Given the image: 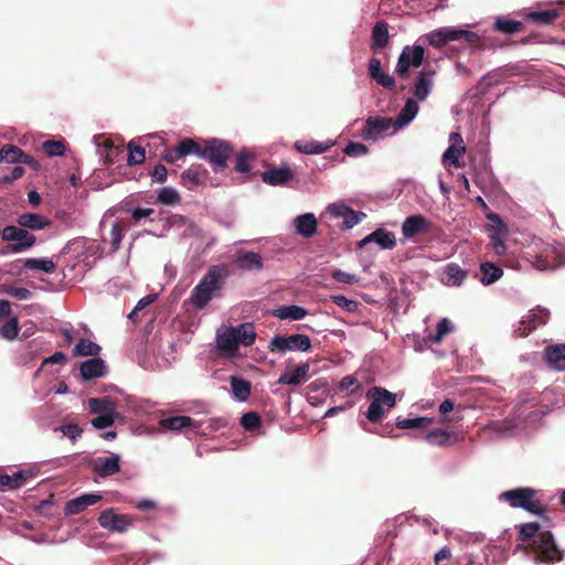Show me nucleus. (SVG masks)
I'll use <instances>...</instances> for the list:
<instances>
[{
  "instance_id": "obj_1",
  "label": "nucleus",
  "mask_w": 565,
  "mask_h": 565,
  "mask_svg": "<svg viewBox=\"0 0 565 565\" xmlns=\"http://www.w3.org/2000/svg\"><path fill=\"white\" fill-rule=\"evenodd\" d=\"M227 276L228 270L225 266H211L191 291L188 301L198 310L204 309L217 292L221 291Z\"/></svg>"
},
{
  "instance_id": "obj_2",
  "label": "nucleus",
  "mask_w": 565,
  "mask_h": 565,
  "mask_svg": "<svg viewBox=\"0 0 565 565\" xmlns=\"http://www.w3.org/2000/svg\"><path fill=\"white\" fill-rule=\"evenodd\" d=\"M429 44L435 49H441L451 41L463 40L472 50H487L491 47L487 43L486 38L480 36L478 33L469 30H462L457 28H439L427 35Z\"/></svg>"
},
{
  "instance_id": "obj_3",
  "label": "nucleus",
  "mask_w": 565,
  "mask_h": 565,
  "mask_svg": "<svg viewBox=\"0 0 565 565\" xmlns=\"http://www.w3.org/2000/svg\"><path fill=\"white\" fill-rule=\"evenodd\" d=\"M233 153L230 142L216 138L199 141V150L195 156L209 161L214 172L223 171L227 167V160Z\"/></svg>"
},
{
  "instance_id": "obj_4",
  "label": "nucleus",
  "mask_w": 565,
  "mask_h": 565,
  "mask_svg": "<svg viewBox=\"0 0 565 565\" xmlns=\"http://www.w3.org/2000/svg\"><path fill=\"white\" fill-rule=\"evenodd\" d=\"M535 495L536 490L532 488H516L502 492L500 500L508 502L511 508L523 509L532 514L543 515L546 512V507Z\"/></svg>"
},
{
  "instance_id": "obj_5",
  "label": "nucleus",
  "mask_w": 565,
  "mask_h": 565,
  "mask_svg": "<svg viewBox=\"0 0 565 565\" xmlns=\"http://www.w3.org/2000/svg\"><path fill=\"white\" fill-rule=\"evenodd\" d=\"M366 396L371 401L366 418L374 424L380 423L385 413L396 405V395L380 386L369 390Z\"/></svg>"
},
{
  "instance_id": "obj_6",
  "label": "nucleus",
  "mask_w": 565,
  "mask_h": 565,
  "mask_svg": "<svg viewBox=\"0 0 565 565\" xmlns=\"http://www.w3.org/2000/svg\"><path fill=\"white\" fill-rule=\"evenodd\" d=\"M1 238L10 244L3 249V254H19L36 244V237L21 225H7L1 231Z\"/></svg>"
},
{
  "instance_id": "obj_7",
  "label": "nucleus",
  "mask_w": 565,
  "mask_h": 565,
  "mask_svg": "<svg viewBox=\"0 0 565 565\" xmlns=\"http://www.w3.org/2000/svg\"><path fill=\"white\" fill-rule=\"evenodd\" d=\"M425 57V49L422 45H406L403 47L395 67V73L402 79L409 77V70L422 66Z\"/></svg>"
},
{
  "instance_id": "obj_8",
  "label": "nucleus",
  "mask_w": 565,
  "mask_h": 565,
  "mask_svg": "<svg viewBox=\"0 0 565 565\" xmlns=\"http://www.w3.org/2000/svg\"><path fill=\"white\" fill-rule=\"evenodd\" d=\"M311 340L306 334H291L288 337L285 335H275L270 339L268 349L271 352H279L281 354L287 351H300V352H309L311 349Z\"/></svg>"
},
{
  "instance_id": "obj_9",
  "label": "nucleus",
  "mask_w": 565,
  "mask_h": 565,
  "mask_svg": "<svg viewBox=\"0 0 565 565\" xmlns=\"http://www.w3.org/2000/svg\"><path fill=\"white\" fill-rule=\"evenodd\" d=\"M393 127H396V124L390 117L370 116L365 120L361 136L364 140H377Z\"/></svg>"
},
{
  "instance_id": "obj_10",
  "label": "nucleus",
  "mask_w": 565,
  "mask_h": 565,
  "mask_svg": "<svg viewBox=\"0 0 565 565\" xmlns=\"http://www.w3.org/2000/svg\"><path fill=\"white\" fill-rule=\"evenodd\" d=\"M534 547L543 562H558L563 558V554L550 531L539 533V539L534 540Z\"/></svg>"
},
{
  "instance_id": "obj_11",
  "label": "nucleus",
  "mask_w": 565,
  "mask_h": 565,
  "mask_svg": "<svg viewBox=\"0 0 565 565\" xmlns=\"http://www.w3.org/2000/svg\"><path fill=\"white\" fill-rule=\"evenodd\" d=\"M199 150V141L191 138H183L174 147H167L160 154V159L173 164L186 156L194 154Z\"/></svg>"
},
{
  "instance_id": "obj_12",
  "label": "nucleus",
  "mask_w": 565,
  "mask_h": 565,
  "mask_svg": "<svg viewBox=\"0 0 565 565\" xmlns=\"http://www.w3.org/2000/svg\"><path fill=\"white\" fill-rule=\"evenodd\" d=\"M87 466L100 478L114 476L120 471V456L95 457L87 460Z\"/></svg>"
},
{
  "instance_id": "obj_13",
  "label": "nucleus",
  "mask_w": 565,
  "mask_h": 565,
  "mask_svg": "<svg viewBox=\"0 0 565 565\" xmlns=\"http://www.w3.org/2000/svg\"><path fill=\"white\" fill-rule=\"evenodd\" d=\"M435 77L436 71L430 67H424L417 74L413 87V95L417 100L424 102L427 99L434 87Z\"/></svg>"
},
{
  "instance_id": "obj_14",
  "label": "nucleus",
  "mask_w": 565,
  "mask_h": 565,
  "mask_svg": "<svg viewBox=\"0 0 565 565\" xmlns=\"http://www.w3.org/2000/svg\"><path fill=\"white\" fill-rule=\"evenodd\" d=\"M132 519L126 514H117L111 509L103 511L98 516V523L102 527L124 533L131 525Z\"/></svg>"
},
{
  "instance_id": "obj_15",
  "label": "nucleus",
  "mask_w": 565,
  "mask_h": 565,
  "mask_svg": "<svg viewBox=\"0 0 565 565\" xmlns=\"http://www.w3.org/2000/svg\"><path fill=\"white\" fill-rule=\"evenodd\" d=\"M488 220L493 223V225L490 226L491 234V246L495 255H503L507 250L505 244H504V236L508 232L507 225L502 222L501 217L497 213H490L487 215Z\"/></svg>"
},
{
  "instance_id": "obj_16",
  "label": "nucleus",
  "mask_w": 565,
  "mask_h": 565,
  "mask_svg": "<svg viewBox=\"0 0 565 565\" xmlns=\"http://www.w3.org/2000/svg\"><path fill=\"white\" fill-rule=\"evenodd\" d=\"M431 231V222L422 214L407 216L402 224V234L405 238H413Z\"/></svg>"
},
{
  "instance_id": "obj_17",
  "label": "nucleus",
  "mask_w": 565,
  "mask_h": 565,
  "mask_svg": "<svg viewBox=\"0 0 565 565\" xmlns=\"http://www.w3.org/2000/svg\"><path fill=\"white\" fill-rule=\"evenodd\" d=\"M310 364L308 362L291 365L287 364L286 370L281 372L278 384L298 386L306 382L309 376Z\"/></svg>"
},
{
  "instance_id": "obj_18",
  "label": "nucleus",
  "mask_w": 565,
  "mask_h": 565,
  "mask_svg": "<svg viewBox=\"0 0 565 565\" xmlns=\"http://www.w3.org/2000/svg\"><path fill=\"white\" fill-rule=\"evenodd\" d=\"M449 141L450 146L443 154V162L445 166L461 168L462 164L459 161V157L466 152L463 139L459 132H451L449 136Z\"/></svg>"
},
{
  "instance_id": "obj_19",
  "label": "nucleus",
  "mask_w": 565,
  "mask_h": 565,
  "mask_svg": "<svg viewBox=\"0 0 565 565\" xmlns=\"http://www.w3.org/2000/svg\"><path fill=\"white\" fill-rule=\"evenodd\" d=\"M233 263L242 270H262L264 267L263 257L260 254L239 249L235 253Z\"/></svg>"
},
{
  "instance_id": "obj_20",
  "label": "nucleus",
  "mask_w": 565,
  "mask_h": 565,
  "mask_svg": "<svg viewBox=\"0 0 565 565\" xmlns=\"http://www.w3.org/2000/svg\"><path fill=\"white\" fill-rule=\"evenodd\" d=\"M425 440L433 446L449 447L463 440V436L454 430L449 431L437 428L428 431L425 435Z\"/></svg>"
},
{
  "instance_id": "obj_21",
  "label": "nucleus",
  "mask_w": 565,
  "mask_h": 565,
  "mask_svg": "<svg viewBox=\"0 0 565 565\" xmlns=\"http://www.w3.org/2000/svg\"><path fill=\"white\" fill-rule=\"evenodd\" d=\"M294 177V171L287 166L270 167L262 174V180L273 186H282L287 185Z\"/></svg>"
},
{
  "instance_id": "obj_22",
  "label": "nucleus",
  "mask_w": 565,
  "mask_h": 565,
  "mask_svg": "<svg viewBox=\"0 0 565 565\" xmlns=\"http://www.w3.org/2000/svg\"><path fill=\"white\" fill-rule=\"evenodd\" d=\"M370 243L377 244L382 249H393L396 246V236L385 228H377L362 238L359 242V247L362 248Z\"/></svg>"
},
{
  "instance_id": "obj_23",
  "label": "nucleus",
  "mask_w": 565,
  "mask_h": 565,
  "mask_svg": "<svg viewBox=\"0 0 565 565\" xmlns=\"http://www.w3.org/2000/svg\"><path fill=\"white\" fill-rule=\"evenodd\" d=\"M102 495L98 493H85L77 498H74L66 502L64 508V513L66 515H75L79 514L88 507L94 505L95 503L102 500Z\"/></svg>"
},
{
  "instance_id": "obj_24",
  "label": "nucleus",
  "mask_w": 565,
  "mask_h": 565,
  "mask_svg": "<svg viewBox=\"0 0 565 565\" xmlns=\"http://www.w3.org/2000/svg\"><path fill=\"white\" fill-rule=\"evenodd\" d=\"M17 224L21 225L29 232H36L50 227L52 222L49 217L39 213H22L17 217Z\"/></svg>"
},
{
  "instance_id": "obj_25",
  "label": "nucleus",
  "mask_w": 565,
  "mask_h": 565,
  "mask_svg": "<svg viewBox=\"0 0 565 565\" xmlns=\"http://www.w3.org/2000/svg\"><path fill=\"white\" fill-rule=\"evenodd\" d=\"M369 75L385 89L393 90L396 87L395 78L392 75L382 72L381 61L376 57H372L369 62Z\"/></svg>"
},
{
  "instance_id": "obj_26",
  "label": "nucleus",
  "mask_w": 565,
  "mask_h": 565,
  "mask_svg": "<svg viewBox=\"0 0 565 565\" xmlns=\"http://www.w3.org/2000/svg\"><path fill=\"white\" fill-rule=\"evenodd\" d=\"M550 317V312L546 309L537 308L533 310L526 321H521L520 324L524 326V328L519 327L518 332L521 337H526L530 332L536 329L537 326H543L547 323Z\"/></svg>"
},
{
  "instance_id": "obj_27",
  "label": "nucleus",
  "mask_w": 565,
  "mask_h": 565,
  "mask_svg": "<svg viewBox=\"0 0 565 565\" xmlns=\"http://www.w3.org/2000/svg\"><path fill=\"white\" fill-rule=\"evenodd\" d=\"M544 360L556 371L565 370V344H552L544 349Z\"/></svg>"
},
{
  "instance_id": "obj_28",
  "label": "nucleus",
  "mask_w": 565,
  "mask_h": 565,
  "mask_svg": "<svg viewBox=\"0 0 565 565\" xmlns=\"http://www.w3.org/2000/svg\"><path fill=\"white\" fill-rule=\"evenodd\" d=\"M81 375L85 381L102 377L106 374V365L103 359L95 356L84 361L79 366Z\"/></svg>"
},
{
  "instance_id": "obj_29",
  "label": "nucleus",
  "mask_w": 565,
  "mask_h": 565,
  "mask_svg": "<svg viewBox=\"0 0 565 565\" xmlns=\"http://www.w3.org/2000/svg\"><path fill=\"white\" fill-rule=\"evenodd\" d=\"M207 171L201 166H191L181 173V184L189 190H193L195 186L204 183Z\"/></svg>"
},
{
  "instance_id": "obj_30",
  "label": "nucleus",
  "mask_w": 565,
  "mask_h": 565,
  "mask_svg": "<svg viewBox=\"0 0 565 565\" xmlns=\"http://www.w3.org/2000/svg\"><path fill=\"white\" fill-rule=\"evenodd\" d=\"M390 41L388 25L385 21H379L372 28L371 33V50L377 53L381 49L387 46Z\"/></svg>"
},
{
  "instance_id": "obj_31",
  "label": "nucleus",
  "mask_w": 565,
  "mask_h": 565,
  "mask_svg": "<svg viewBox=\"0 0 565 565\" xmlns=\"http://www.w3.org/2000/svg\"><path fill=\"white\" fill-rule=\"evenodd\" d=\"M561 17V11L556 8L541 10V11H531L524 13V18L527 21H531L537 25H551Z\"/></svg>"
},
{
  "instance_id": "obj_32",
  "label": "nucleus",
  "mask_w": 565,
  "mask_h": 565,
  "mask_svg": "<svg viewBox=\"0 0 565 565\" xmlns=\"http://www.w3.org/2000/svg\"><path fill=\"white\" fill-rule=\"evenodd\" d=\"M237 332L235 328H228L223 333L217 334V347L227 355H234L238 349Z\"/></svg>"
},
{
  "instance_id": "obj_33",
  "label": "nucleus",
  "mask_w": 565,
  "mask_h": 565,
  "mask_svg": "<svg viewBox=\"0 0 565 565\" xmlns=\"http://www.w3.org/2000/svg\"><path fill=\"white\" fill-rule=\"evenodd\" d=\"M295 226L298 234L306 238H309L316 234L318 222L312 213H306L296 217Z\"/></svg>"
},
{
  "instance_id": "obj_34",
  "label": "nucleus",
  "mask_w": 565,
  "mask_h": 565,
  "mask_svg": "<svg viewBox=\"0 0 565 565\" xmlns=\"http://www.w3.org/2000/svg\"><path fill=\"white\" fill-rule=\"evenodd\" d=\"M525 29L524 23L507 19L505 17H497L493 23V30L495 32L512 35L522 32Z\"/></svg>"
},
{
  "instance_id": "obj_35",
  "label": "nucleus",
  "mask_w": 565,
  "mask_h": 565,
  "mask_svg": "<svg viewBox=\"0 0 565 565\" xmlns=\"http://www.w3.org/2000/svg\"><path fill=\"white\" fill-rule=\"evenodd\" d=\"M333 146V142H321L317 140H298L295 148L300 153L319 154L328 151Z\"/></svg>"
},
{
  "instance_id": "obj_36",
  "label": "nucleus",
  "mask_w": 565,
  "mask_h": 565,
  "mask_svg": "<svg viewBox=\"0 0 565 565\" xmlns=\"http://www.w3.org/2000/svg\"><path fill=\"white\" fill-rule=\"evenodd\" d=\"M128 226L122 220H117L110 230L109 239L104 238V242H108L110 244V253H116L121 245V241L127 232Z\"/></svg>"
},
{
  "instance_id": "obj_37",
  "label": "nucleus",
  "mask_w": 565,
  "mask_h": 565,
  "mask_svg": "<svg viewBox=\"0 0 565 565\" xmlns=\"http://www.w3.org/2000/svg\"><path fill=\"white\" fill-rule=\"evenodd\" d=\"M30 477H32V473L25 470L17 471L12 476L0 475V487L2 489H19Z\"/></svg>"
},
{
  "instance_id": "obj_38",
  "label": "nucleus",
  "mask_w": 565,
  "mask_h": 565,
  "mask_svg": "<svg viewBox=\"0 0 565 565\" xmlns=\"http://www.w3.org/2000/svg\"><path fill=\"white\" fill-rule=\"evenodd\" d=\"M160 425L170 430H181L185 427H192L198 429L200 425H198L191 417L189 416H171L168 418H163L160 422Z\"/></svg>"
},
{
  "instance_id": "obj_39",
  "label": "nucleus",
  "mask_w": 565,
  "mask_h": 565,
  "mask_svg": "<svg viewBox=\"0 0 565 565\" xmlns=\"http://www.w3.org/2000/svg\"><path fill=\"white\" fill-rule=\"evenodd\" d=\"M418 109L417 100L408 98L395 120L396 128H401L412 121L417 115Z\"/></svg>"
},
{
  "instance_id": "obj_40",
  "label": "nucleus",
  "mask_w": 565,
  "mask_h": 565,
  "mask_svg": "<svg viewBox=\"0 0 565 565\" xmlns=\"http://www.w3.org/2000/svg\"><path fill=\"white\" fill-rule=\"evenodd\" d=\"M307 310L303 307L291 305L282 306L275 311V317L281 320H301L307 316Z\"/></svg>"
},
{
  "instance_id": "obj_41",
  "label": "nucleus",
  "mask_w": 565,
  "mask_h": 565,
  "mask_svg": "<svg viewBox=\"0 0 565 565\" xmlns=\"http://www.w3.org/2000/svg\"><path fill=\"white\" fill-rule=\"evenodd\" d=\"M445 274V284L447 286H460L468 276V273L455 263L447 265Z\"/></svg>"
},
{
  "instance_id": "obj_42",
  "label": "nucleus",
  "mask_w": 565,
  "mask_h": 565,
  "mask_svg": "<svg viewBox=\"0 0 565 565\" xmlns=\"http://www.w3.org/2000/svg\"><path fill=\"white\" fill-rule=\"evenodd\" d=\"M102 348L88 340V339H79L76 345L73 349V356H97L100 352Z\"/></svg>"
},
{
  "instance_id": "obj_43",
  "label": "nucleus",
  "mask_w": 565,
  "mask_h": 565,
  "mask_svg": "<svg viewBox=\"0 0 565 565\" xmlns=\"http://www.w3.org/2000/svg\"><path fill=\"white\" fill-rule=\"evenodd\" d=\"M231 388L233 392V395L242 402H245L248 399L250 395V388L252 385L248 381L241 379L238 376H232L231 377Z\"/></svg>"
},
{
  "instance_id": "obj_44",
  "label": "nucleus",
  "mask_w": 565,
  "mask_h": 565,
  "mask_svg": "<svg viewBox=\"0 0 565 565\" xmlns=\"http://www.w3.org/2000/svg\"><path fill=\"white\" fill-rule=\"evenodd\" d=\"M481 271V282L483 285H490L497 281L503 274V270L501 267L494 265L493 263H482L480 266Z\"/></svg>"
},
{
  "instance_id": "obj_45",
  "label": "nucleus",
  "mask_w": 565,
  "mask_h": 565,
  "mask_svg": "<svg viewBox=\"0 0 565 565\" xmlns=\"http://www.w3.org/2000/svg\"><path fill=\"white\" fill-rule=\"evenodd\" d=\"M23 267L29 270H42L46 274H53L56 270V264L49 258H28L23 263Z\"/></svg>"
},
{
  "instance_id": "obj_46",
  "label": "nucleus",
  "mask_w": 565,
  "mask_h": 565,
  "mask_svg": "<svg viewBox=\"0 0 565 565\" xmlns=\"http://www.w3.org/2000/svg\"><path fill=\"white\" fill-rule=\"evenodd\" d=\"M89 407L92 413L102 414H116V405L109 397L90 398Z\"/></svg>"
},
{
  "instance_id": "obj_47",
  "label": "nucleus",
  "mask_w": 565,
  "mask_h": 565,
  "mask_svg": "<svg viewBox=\"0 0 565 565\" xmlns=\"http://www.w3.org/2000/svg\"><path fill=\"white\" fill-rule=\"evenodd\" d=\"M433 423V419L429 417H416V418H397L396 427L399 429H420L426 428Z\"/></svg>"
},
{
  "instance_id": "obj_48",
  "label": "nucleus",
  "mask_w": 565,
  "mask_h": 565,
  "mask_svg": "<svg viewBox=\"0 0 565 565\" xmlns=\"http://www.w3.org/2000/svg\"><path fill=\"white\" fill-rule=\"evenodd\" d=\"M238 344L242 343L246 347L252 345L255 342L256 333L254 327L249 323H243L235 328Z\"/></svg>"
},
{
  "instance_id": "obj_49",
  "label": "nucleus",
  "mask_w": 565,
  "mask_h": 565,
  "mask_svg": "<svg viewBox=\"0 0 565 565\" xmlns=\"http://www.w3.org/2000/svg\"><path fill=\"white\" fill-rule=\"evenodd\" d=\"M23 151L13 145H4L0 150V160L9 163L21 162Z\"/></svg>"
},
{
  "instance_id": "obj_50",
  "label": "nucleus",
  "mask_w": 565,
  "mask_h": 565,
  "mask_svg": "<svg viewBox=\"0 0 565 565\" xmlns=\"http://www.w3.org/2000/svg\"><path fill=\"white\" fill-rule=\"evenodd\" d=\"M157 200L164 205H177L180 203L181 198L177 190L171 186H166L158 191Z\"/></svg>"
},
{
  "instance_id": "obj_51",
  "label": "nucleus",
  "mask_w": 565,
  "mask_h": 565,
  "mask_svg": "<svg viewBox=\"0 0 565 565\" xmlns=\"http://www.w3.org/2000/svg\"><path fill=\"white\" fill-rule=\"evenodd\" d=\"M540 525L535 522H529L521 526L519 540L522 542H531L539 539Z\"/></svg>"
},
{
  "instance_id": "obj_52",
  "label": "nucleus",
  "mask_w": 565,
  "mask_h": 565,
  "mask_svg": "<svg viewBox=\"0 0 565 565\" xmlns=\"http://www.w3.org/2000/svg\"><path fill=\"white\" fill-rule=\"evenodd\" d=\"M1 292L14 297L19 300H26L32 297V292L28 288L17 287L7 284L1 286Z\"/></svg>"
},
{
  "instance_id": "obj_53",
  "label": "nucleus",
  "mask_w": 565,
  "mask_h": 565,
  "mask_svg": "<svg viewBox=\"0 0 565 565\" xmlns=\"http://www.w3.org/2000/svg\"><path fill=\"white\" fill-rule=\"evenodd\" d=\"M128 158L127 162L129 166L142 163L146 159L145 149L140 146H136L132 141L128 143Z\"/></svg>"
},
{
  "instance_id": "obj_54",
  "label": "nucleus",
  "mask_w": 565,
  "mask_h": 565,
  "mask_svg": "<svg viewBox=\"0 0 565 565\" xmlns=\"http://www.w3.org/2000/svg\"><path fill=\"white\" fill-rule=\"evenodd\" d=\"M241 425L247 431H253L260 427V416L255 412H248L241 417Z\"/></svg>"
},
{
  "instance_id": "obj_55",
  "label": "nucleus",
  "mask_w": 565,
  "mask_h": 565,
  "mask_svg": "<svg viewBox=\"0 0 565 565\" xmlns=\"http://www.w3.org/2000/svg\"><path fill=\"white\" fill-rule=\"evenodd\" d=\"M19 321L17 317L11 318L7 323H4L0 330V334L6 340H13L17 338L19 333Z\"/></svg>"
},
{
  "instance_id": "obj_56",
  "label": "nucleus",
  "mask_w": 565,
  "mask_h": 565,
  "mask_svg": "<svg viewBox=\"0 0 565 565\" xmlns=\"http://www.w3.org/2000/svg\"><path fill=\"white\" fill-rule=\"evenodd\" d=\"M332 302L348 312H356L359 302L347 298L343 295H335L331 297Z\"/></svg>"
},
{
  "instance_id": "obj_57",
  "label": "nucleus",
  "mask_w": 565,
  "mask_h": 565,
  "mask_svg": "<svg viewBox=\"0 0 565 565\" xmlns=\"http://www.w3.org/2000/svg\"><path fill=\"white\" fill-rule=\"evenodd\" d=\"M254 156L246 150H242L236 158L235 170L239 173H247L250 171L249 160Z\"/></svg>"
},
{
  "instance_id": "obj_58",
  "label": "nucleus",
  "mask_w": 565,
  "mask_h": 565,
  "mask_svg": "<svg viewBox=\"0 0 565 565\" xmlns=\"http://www.w3.org/2000/svg\"><path fill=\"white\" fill-rule=\"evenodd\" d=\"M44 151L50 156H63L65 146L62 141L47 140L43 143Z\"/></svg>"
},
{
  "instance_id": "obj_59",
  "label": "nucleus",
  "mask_w": 565,
  "mask_h": 565,
  "mask_svg": "<svg viewBox=\"0 0 565 565\" xmlns=\"http://www.w3.org/2000/svg\"><path fill=\"white\" fill-rule=\"evenodd\" d=\"M452 331L451 322L447 318H443L437 324L436 334L433 337L435 343H439L443 338Z\"/></svg>"
},
{
  "instance_id": "obj_60",
  "label": "nucleus",
  "mask_w": 565,
  "mask_h": 565,
  "mask_svg": "<svg viewBox=\"0 0 565 565\" xmlns=\"http://www.w3.org/2000/svg\"><path fill=\"white\" fill-rule=\"evenodd\" d=\"M345 154L350 157H360L369 152V148L361 142L350 141L344 148Z\"/></svg>"
},
{
  "instance_id": "obj_61",
  "label": "nucleus",
  "mask_w": 565,
  "mask_h": 565,
  "mask_svg": "<svg viewBox=\"0 0 565 565\" xmlns=\"http://www.w3.org/2000/svg\"><path fill=\"white\" fill-rule=\"evenodd\" d=\"M116 414H102L92 420V424L97 429H105L111 426L115 422Z\"/></svg>"
},
{
  "instance_id": "obj_62",
  "label": "nucleus",
  "mask_w": 565,
  "mask_h": 565,
  "mask_svg": "<svg viewBox=\"0 0 565 565\" xmlns=\"http://www.w3.org/2000/svg\"><path fill=\"white\" fill-rule=\"evenodd\" d=\"M362 216H365V214L362 212H355L354 210L349 207L347 211V215L343 216V228H352L361 221Z\"/></svg>"
},
{
  "instance_id": "obj_63",
  "label": "nucleus",
  "mask_w": 565,
  "mask_h": 565,
  "mask_svg": "<svg viewBox=\"0 0 565 565\" xmlns=\"http://www.w3.org/2000/svg\"><path fill=\"white\" fill-rule=\"evenodd\" d=\"M527 257L531 264L539 270H545L551 267L547 256L543 255V253L533 255L527 253Z\"/></svg>"
},
{
  "instance_id": "obj_64",
  "label": "nucleus",
  "mask_w": 565,
  "mask_h": 565,
  "mask_svg": "<svg viewBox=\"0 0 565 565\" xmlns=\"http://www.w3.org/2000/svg\"><path fill=\"white\" fill-rule=\"evenodd\" d=\"M58 429L72 441H75L83 433V429L77 424H66L61 426Z\"/></svg>"
}]
</instances>
